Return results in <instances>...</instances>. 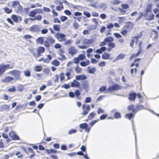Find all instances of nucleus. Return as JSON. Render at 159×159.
<instances>
[{
  "instance_id": "nucleus-1",
  "label": "nucleus",
  "mask_w": 159,
  "mask_h": 159,
  "mask_svg": "<svg viewBox=\"0 0 159 159\" xmlns=\"http://www.w3.org/2000/svg\"><path fill=\"white\" fill-rule=\"evenodd\" d=\"M139 16L138 17L137 20L141 18L143 16L148 21H151L154 19V15L152 12H145L144 14L142 12H139Z\"/></svg>"
},
{
  "instance_id": "nucleus-2",
  "label": "nucleus",
  "mask_w": 159,
  "mask_h": 159,
  "mask_svg": "<svg viewBox=\"0 0 159 159\" xmlns=\"http://www.w3.org/2000/svg\"><path fill=\"white\" fill-rule=\"evenodd\" d=\"M45 51V48L43 46H39L37 49V53L35 52L34 49H32L30 52L32 53L33 56L35 58H37L40 57L41 54L44 53Z\"/></svg>"
},
{
  "instance_id": "nucleus-3",
  "label": "nucleus",
  "mask_w": 159,
  "mask_h": 159,
  "mask_svg": "<svg viewBox=\"0 0 159 159\" xmlns=\"http://www.w3.org/2000/svg\"><path fill=\"white\" fill-rule=\"evenodd\" d=\"M134 108V106L132 104L128 107V110L129 111H132L133 113L135 114L138 111L144 109V106L142 105H137L136 106L135 108Z\"/></svg>"
},
{
  "instance_id": "nucleus-4",
  "label": "nucleus",
  "mask_w": 159,
  "mask_h": 159,
  "mask_svg": "<svg viewBox=\"0 0 159 159\" xmlns=\"http://www.w3.org/2000/svg\"><path fill=\"white\" fill-rule=\"evenodd\" d=\"M143 36L142 32H140L139 34H137L136 36L132 37L131 39L130 45L132 48H133L134 43L137 44L139 41V39Z\"/></svg>"
},
{
  "instance_id": "nucleus-5",
  "label": "nucleus",
  "mask_w": 159,
  "mask_h": 159,
  "mask_svg": "<svg viewBox=\"0 0 159 159\" xmlns=\"http://www.w3.org/2000/svg\"><path fill=\"white\" fill-rule=\"evenodd\" d=\"M55 42V40L51 37H48L46 40L44 42L43 44L44 46L48 48H49L50 46V43L53 44Z\"/></svg>"
},
{
  "instance_id": "nucleus-6",
  "label": "nucleus",
  "mask_w": 159,
  "mask_h": 159,
  "mask_svg": "<svg viewBox=\"0 0 159 159\" xmlns=\"http://www.w3.org/2000/svg\"><path fill=\"white\" fill-rule=\"evenodd\" d=\"M55 36L60 42H65L66 40V36L64 34L57 32L55 34Z\"/></svg>"
},
{
  "instance_id": "nucleus-7",
  "label": "nucleus",
  "mask_w": 159,
  "mask_h": 159,
  "mask_svg": "<svg viewBox=\"0 0 159 159\" xmlns=\"http://www.w3.org/2000/svg\"><path fill=\"white\" fill-rule=\"evenodd\" d=\"M83 112L81 113V115L83 116H86L87 115L90 110V106L89 105H87L84 104L82 105V106Z\"/></svg>"
},
{
  "instance_id": "nucleus-8",
  "label": "nucleus",
  "mask_w": 159,
  "mask_h": 159,
  "mask_svg": "<svg viewBox=\"0 0 159 159\" xmlns=\"http://www.w3.org/2000/svg\"><path fill=\"white\" fill-rule=\"evenodd\" d=\"M9 73L11 74L12 75H13L15 80H20V71L18 70H14L10 71L9 72Z\"/></svg>"
},
{
  "instance_id": "nucleus-9",
  "label": "nucleus",
  "mask_w": 159,
  "mask_h": 159,
  "mask_svg": "<svg viewBox=\"0 0 159 159\" xmlns=\"http://www.w3.org/2000/svg\"><path fill=\"white\" fill-rule=\"evenodd\" d=\"M121 86L117 84H114L111 86L109 87L107 89V91L110 92H112L114 91H116L121 89Z\"/></svg>"
},
{
  "instance_id": "nucleus-10",
  "label": "nucleus",
  "mask_w": 159,
  "mask_h": 159,
  "mask_svg": "<svg viewBox=\"0 0 159 159\" xmlns=\"http://www.w3.org/2000/svg\"><path fill=\"white\" fill-rule=\"evenodd\" d=\"M85 55L83 54H80L77 57H75L73 59V63L76 64L79 63L80 61L84 60L86 59Z\"/></svg>"
},
{
  "instance_id": "nucleus-11",
  "label": "nucleus",
  "mask_w": 159,
  "mask_h": 159,
  "mask_svg": "<svg viewBox=\"0 0 159 159\" xmlns=\"http://www.w3.org/2000/svg\"><path fill=\"white\" fill-rule=\"evenodd\" d=\"M29 30L31 32L39 33L40 31V29L39 25L34 24L31 26Z\"/></svg>"
},
{
  "instance_id": "nucleus-12",
  "label": "nucleus",
  "mask_w": 159,
  "mask_h": 159,
  "mask_svg": "<svg viewBox=\"0 0 159 159\" xmlns=\"http://www.w3.org/2000/svg\"><path fill=\"white\" fill-rule=\"evenodd\" d=\"M78 52V51L75 47L73 46L70 47L68 49V53L71 56H73Z\"/></svg>"
},
{
  "instance_id": "nucleus-13",
  "label": "nucleus",
  "mask_w": 159,
  "mask_h": 159,
  "mask_svg": "<svg viewBox=\"0 0 159 159\" xmlns=\"http://www.w3.org/2000/svg\"><path fill=\"white\" fill-rule=\"evenodd\" d=\"M80 127L82 129H84L85 131L88 132L90 131L91 129V128L89 127L88 124L86 123L80 124Z\"/></svg>"
},
{
  "instance_id": "nucleus-14",
  "label": "nucleus",
  "mask_w": 159,
  "mask_h": 159,
  "mask_svg": "<svg viewBox=\"0 0 159 159\" xmlns=\"http://www.w3.org/2000/svg\"><path fill=\"white\" fill-rule=\"evenodd\" d=\"M82 88L86 92H88L89 90V84L88 81H83L82 83Z\"/></svg>"
},
{
  "instance_id": "nucleus-15",
  "label": "nucleus",
  "mask_w": 159,
  "mask_h": 159,
  "mask_svg": "<svg viewBox=\"0 0 159 159\" xmlns=\"http://www.w3.org/2000/svg\"><path fill=\"white\" fill-rule=\"evenodd\" d=\"M11 19L16 23H18L19 21L22 20L21 17L20 16H18L16 15L12 14L11 16Z\"/></svg>"
},
{
  "instance_id": "nucleus-16",
  "label": "nucleus",
  "mask_w": 159,
  "mask_h": 159,
  "mask_svg": "<svg viewBox=\"0 0 159 159\" xmlns=\"http://www.w3.org/2000/svg\"><path fill=\"white\" fill-rule=\"evenodd\" d=\"M108 47L107 48V51L108 52H111L112 49L115 48L116 45L115 43L114 42L110 43L107 44Z\"/></svg>"
},
{
  "instance_id": "nucleus-17",
  "label": "nucleus",
  "mask_w": 159,
  "mask_h": 159,
  "mask_svg": "<svg viewBox=\"0 0 159 159\" xmlns=\"http://www.w3.org/2000/svg\"><path fill=\"white\" fill-rule=\"evenodd\" d=\"M13 80L14 78L13 77L7 76L5 77L4 79H2L1 81L3 83H7Z\"/></svg>"
},
{
  "instance_id": "nucleus-18",
  "label": "nucleus",
  "mask_w": 159,
  "mask_h": 159,
  "mask_svg": "<svg viewBox=\"0 0 159 159\" xmlns=\"http://www.w3.org/2000/svg\"><path fill=\"white\" fill-rule=\"evenodd\" d=\"M70 86L72 87L79 88L80 87V84L79 82L75 80H74L73 82L71 83Z\"/></svg>"
},
{
  "instance_id": "nucleus-19",
  "label": "nucleus",
  "mask_w": 159,
  "mask_h": 159,
  "mask_svg": "<svg viewBox=\"0 0 159 159\" xmlns=\"http://www.w3.org/2000/svg\"><path fill=\"white\" fill-rule=\"evenodd\" d=\"M137 94L135 92L130 93L129 94V99L130 101H134L136 99Z\"/></svg>"
},
{
  "instance_id": "nucleus-20",
  "label": "nucleus",
  "mask_w": 159,
  "mask_h": 159,
  "mask_svg": "<svg viewBox=\"0 0 159 159\" xmlns=\"http://www.w3.org/2000/svg\"><path fill=\"white\" fill-rule=\"evenodd\" d=\"M87 79V76L84 74L77 75L75 77V79L77 80H84Z\"/></svg>"
},
{
  "instance_id": "nucleus-21",
  "label": "nucleus",
  "mask_w": 159,
  "mask_h": 159,
  "mask_svg": "<svg viewBox=\"0 0 159 159\" xmlns=\"http://www.w3.org/2000/svg\"><path fill=\"white\" fill-rule=\"evenodd\" d=\"M94 41L93 39H84L83 41V44H89L93 43Z\"/></svg>"
},
{
  "instance_id": "nucleus-22",
  "label": "nucleus",
  "mask_w": 159,
  "mask_h": 159,
  "mask_svg": "<svg viewBox=\"0 0 159 159\" xmlns=\"http://www.w3.org/2000/svg\"><path fill=\"white\" fill-rule=\"evenodd\" d=\"M9 135L13 140H18L19 139V136L13 132H10Z\"/></svg>"
},
{
  "instance_id": "nucleus-23",
  "label": "nucleus",
  "mask_w": 159,
  "mask_h": 159,
  "mask_svg": "<svg viewBox=\"0 0 159 159\" xmlns=\"http://www.w3.org/2000/svg\"><path fill=\"white\" fill-rule=\"evenodd\" d=\"M102 58L104 60H109L110 58V54L107 52L104 53L102 56Z\"/></svg>"
},
{
  "instance_id": "nucleus-24",
  "label": "nucleus",
  "mask_w": 159,
  "mask_h": 159,
  "mask_svg": "<svg viewBox=\"0 0 159 159\" xmlns=\"http://www.w3.org/2000/svg\"><path fill=\"white\" fill-rule=\"evenodd\" d=\"M152 3H148L145 9V12H152Z\"/></svg>"
},
{
  "instance_id": "nucleus-25",
  "label": "nucleus",
  "mask_w": 159,
  "mask_h": 159,
  "mask_svg": "<svg viewBox=\"0 0 159 159\" xmlns=\"http://www.w3.org/2000/svg\"><path fill=\"white\" fill-rule=\"evenodd\" d=\"M141 53V52H140V50H138L136 54H135L134 53L132 54L130 57V60L134 58H135L137 57L140 55Z\"/></svg>"
},
{
  "instance_id": "nucleus-26",
  "label": "nucleus",
  "mask_w": 159,
  "mask_h": 159,
  "mask_svg": "<svg viewBox=\"0 0 159 159\" xmlns=\"http://www.w3.org/2000/svg\"><path fill=\"white\" fill-rule=\"evenodd\" d=\"M107 48L105 47H102L99 49H98L96 50V52L98 54H101L102 52L106 50Z\"/></svg>"
},
{
  "instance_id": "nucleus-27",
  "label": "nucleus",
  "mask_w": 159,
  "mask_h": 159,
  "mask_svg": "<svg viewBox=\"0 0 159 159\" xmlns=\"http://www.w3.org/2000/svg\"><path fill=\"white\" fill-rule=\"evenodd\" d=\"M36 42L40 45L43 43L44 39L43 37H40L37 38L36 40Z\"/></svg>"
},
{
  "instance_id": "nucleus-28",
  "label": "nucleus",
  "mask_w": 159,
  "mask_h": 159,
  "mask_svg": "<svg viewBox=\"0 0 159 159\" xmlns=\"http://www.w3.org/2000/svg\"><path fill=\"white\" fill-rule=\"evenodd\" d=\"M88 72L89 73L93 74L96 71V69L94 67H91L90 66L88 67Z\"/></svg>"
},
{
  "instance_id": "nucleus-29",
  "label": "nucleus",
  "mask_w": 159,
  "mask_h": 159,
  "mask_svg": "<svg viewBox=\"0 0 159 159\" xmlns=\"http://www.w3.org/2000/svg\"><path fill=\"white\" fill-rule=\"evenodd\" d=\"M6 70L3 64L0 65V75H2L6 71Z\"/></svg>"
},
{
  "instance_id": "nucleus-30",
  "label": "nucleus",
  "mask_w": 159,
  "mask_h": 159,
  "mask_svg": "<svg viewBox=\"0 0 159 159\" xmlns=\"http://www.w3.org/2000/svg\"><path fill=\"white\" fill-rule=\"evenodd\" d=\"M105 41H106L107 43H112L114 41L113 38L111 36H108L105 38Z\"/></svg>"
},
{
  "instance_id": "nucleus-31",
  "label": "nucleus",
  "mask_w": 159,
  "mask_h": 159,
  "mask_svg": "<svg viewBox=\"0 0 159 159\" xmlns=\"http://www.w3.org/2000/svg\"><path fill=\"white\" fill-rule=\"evenodd\" d=\"M47 58L44 60V63H48L50 62V61L52 60V57L51 55L50 54H48L46 56Z\"/></svg>"
},
{
  "instance_id": "nucleus-32",
  "label": "nucleus",
  "mask_w": 159,
  "mask_h": 159,
  "mask_svg": "<svg viewBox=\"0 0 159 159\" xmlns=\"http://www.w3.org/2000/svg\"><path fill=\"white\" fill-rule=\"evenodd\" d=\"M89 64V61L86 60L85 61H83L80 63V65L82 66H88Z\"/></svg>"
},
{
  "instance_id": "nucleus-33",
  "label": "nucleus",
  "mask_w": 159,
  "mask_h": 159,
  "mask_svg": "<svg viewBox=\"0 0 159 159\" xmlns=\"http://www.w3.org/2000/svg\"><path fill=\"white\" fill-rule=\"evenodd\" d=\"M60 25L55 24L53 25V28L54 30L56 31L59 32L60 30Z\"/></svg>"
},
{
  "instance_id": "nucleus-34",
  "label": "nucleus",
  "mask_w": 159,
  "mask_h": 159,
  "mask_svg": "<svg viewBox=\"0 0 159 159\" xmlns=\"http://www.w3.org/2000/svg\"><path fill=\"white\" fill-rule=\"evenodd\" d=\"M51 64L55 66H58L60 65V62L57 60H53L51 62Z\"/></svg>"
},
{
  "instance_id": "nucleus-35",
  "label": "nucleus",
  "mask_w": 159,
  "mask_h": 159,
  "mask_svg": "<svg viewBox=\"0 0 159 159\" xmlns=\"http://www.w3.org/2000/svg\"><path fill=\"white\" fill-rule=\"evenodd\" d=\"M96 115V114L95 112H91L88 116V118L89 120H91L94 118Z\"/></svg>"
},
{
  "instance_id": "nucleus-36",
  "label": "nucleus",
  "mask_w": 159,
  "mask_h": 159,
  "mask_svg": "<svg viewBox=\"0 0 159 159\" xmlns=\"http://www.w3.org/2000/svg\"><path fill=\"white\" fill-rule=\"evenodd\" d=\"M133 114L134 113L133 112L127 114L125 115V118L129 120H130L132 118L134 117V115Z\"/></svg>"
},
{
  "instance_id": "nucleus-37",
  "label": "nucleus",
  "mask_w": 159,
  "mask_h": 159,
  "mask_svg": "<svg viewBox=\"0 0 159 159\" xmlns=\"http://www.w3.org/2000/svg\"><path fill=\"white\" fill-rule=\"evenodd\" d=\"M125 55L123 54H120L118 55L115 58L114 60L115 61H118L120 59H123L125 57Z\"/></svg>"
},
{
  "instance_id": "nucleus-38",
  "label": "nucleus",
  "mask_w": 159,
  "mask_h": 159,
  "mask_svg": "<svg viewBox=\"0 0 159 159\" xmlns=\"http://www.w3.org/2000/svg\"><path fill=\"white\" fill-rule=\"evenodd\" d=\"M28 149L30 151V153H32V154L29 157L30 158H33L35 156V153L34 152L33 149L30 147H28Z\"/></svg>"
},
{
  "instance_id": "nucleus-39",
  "label": "nucleus",
  "mask_w": 159,
  "mask_h": 159,
  "mask_svg": "<svg viewBox=\"0 0 159 159\" xmlns=\"http://www.w3.org/2000/svg\"><path fill=\"white\" fill-rule=\"evenodd\" d=\"M2 136L4 138L6 139V141L7 143H8L10 141V139L8 138L7 134L2 133Z\"/></svg>"
},
{
  "instance_id": "nucleus-40",
  "label": "nucleus",
  "mask_w": 159,
  "mask_h": 159,
  "mask_svg": "<svg viewBox=\"0 0 159 159\" xmlns=\"http://www.w3.org/2000/svg\"><path fill=\"white\" fill-rule=\"evenodd\" d=\"M60 6H57L56 7V10L59 11H61L62 9H63L64 8L61 2L60 3Z\"/></svg>"
},
{
  "instance_id": "nucleus-41",
  "label": "nucleus",
  "mask_w": 159,
  "mask_h": 159,
  "mask_svg": "<svg viewBox=\"0 0 159 159\" xmlns=\"http://www.w3.org/2000/svg\"><path fill=\"white\" fill-rule=\"evenodd\" d=\"M3 65L4 66L6 70L7 69H12L14 67V65L13 64L11 65L9 64L6 65L3 64Z\"/></svg>"
},
{
  "instance_id": "nucleus-42",
  "label": "nucleus",
  "mask_w": 159,
  "mask_h": 159,
  "mask_svg": "<svg viewBox=\"0 0 159 159\" xmlns=\"http://www.w3.org/2000/svg\"><path fill=\"white\" fill-rule=\"evenodd\" d=\"M114 117L115 119H119L121 118V116L120 113L119 112H116L114 114Z\"/></svg>"
},
{
  "instance_id": "nucleus-43",
  "label": "nucleus",
  "mask_w": 159,
  "mask_h": 159,
  "mask_svg": "<svg viewBox=\"0 0 159 159\" xmlns=\"http://www.w3.org/2000/svg\"><path fill=\"white\" fill-rule=\"evenodd\" d=\"M82 68L79 67L78 66H77L75 68V71L77 74H79L82 71Z\"/></svg>"
},
{
  "instance_id": "nucleus-44",
  "label": "nucleus",
  "mask_w": 159,
  "mask_h": 159,
  "mask_svg": "<svg viewBox=\"0 0 159 159\" xmlns=\"http://www.w3.org/2000/svg\"><path fill=\"white\" fill-rule=\"evenodd\" d=\"M3 10L7 14H10L12 12V10L7 7L3 8Z\"/></svg>"
},
{
  "instance_id": "nucleus-45",
  "label": "nucleus",
  "mask_w": 159,
  "mask_h": 159,
  "mask_svg": "<svg viewBox=\"0 0 159 159\" xmlns=\"http://www.w3.org/2000/svg\"><path fill=\"white\" fill-rule=\"evenodd\" d=\"M36 15L35 11L34 9L31 11L29 14V16L31 17H34Z\"/></svg>"
},
{
  "instance_id": "nucleus-46",
  "label": "nucleus",
  "mask_w": 159,
  "mask_h": 159,
  "mask_svg": "<svg viewBox=\"0 0 159 159\" xmlns=\"http://www.w3.org/2000/svg\"><path fill=\"white\" fill-rule=\"evenodd\" d=\"M120 33L124 36H126L128 34V31L126 29H124L120 31Z\"/></svg>"
},
{
  "instance_id": "nucleus-47",
  "label": "nucleus",
  "mask_w": 159,
  "mask_h": 159,
  "mask_svg": "<svg viewBox=\"0 0 159 159\" xmlns=\"http://www.w3.org/2000/svg\"><path fill=\"white\" fill-rule=\"evenodd\" d=\"M73 26L74 29L76 30L78 29L80 27V25L76 21H75L73 24Z\"/></svg>"
},
{
  "instance_id": "nucleus-48",
  "label": "nucleus",
  "mask_w": 159,
  "mask_h": 159,
  "mask_svg": "<svg viewBox=\"0 0 159 159\" xmlns=\"http://www.w3.org/2000/svg\"><path fill=\"white\" fill-rule=\"evenodd\" d=\"M71 71V68H69L68 70V72H67L66 73V75L67 77V79L69 80L70 79V73Z\"/></svg>"
},
{
  "instance_id": "nucleus-49",
  "label": "nucleus",
  "mask_w": 159,
  "mask_h": 159,
  "mask_svg": "<svg viewBox=\"0 0 159 159\" xmlns=\"http://www.w3.org/2000/svg\"><path fill=\"white\" fill-rule=\"evenodd\" d=\"M42 67L40 66H36L35 67L34 70L36 72H40L42 70Z\"/></svg>"
},
{
  "instance_id": "nucleus-50",
  "label": "nucleus",
  "mask_w": 159,
  "mask_h": 159,
  "mask_svg": "<svg viewBox=\"0 0 159 159\" xmlns=\"http://www.w3.org/2000/svg\"><path fill=\"white\" fill-rule=\"evenodd\" d=\"M34 10L35 11L36 14H42L43 12V10L40 8H36L34 9Z\"/></svg>"
},
{
  "instance_id": "nucleus-51",
  "label": "nucleus",
  "mask_w": 159,
  "mask_h": 159,
  "mask_svg": "<svg viewBox=\"0 0 159 159\" xmlns=\"http://www.w3.org/2000/svg\"><path fill=\"white\" fill-rule=\"evenodd\" d=\"M99 120V119L97 120H94L92 121L89 123V125L90 127L93 126L96 123H97L98 121Z\"/></svg>"
},
{
  "instance_id": "nucleus-52",
  "label": "nucleus",
  "mask_w": 159,
  "mask_h": 159,
  "mask_svg": "<svg viewBox=\"0 0 159 159\" xmlns=\"http://www.w3.org/2000/svg\"><path fill=\"white\" fill-rule=\"evenodd\" d=\"M14 155V153H10L9 155H5L4 156V159H7L8 158L10 157H12Z\"/></svg>"
},
{
  "instance_id": "nucleus-53",
  "label": "nucleus",
  "mask_w": 159,
  "mask_h": 159,
  "mask_svg": "<svg viewBox=\"0 0 159 159\" xmlns=\"http://www.w3.org/2000/svg\"><path fill=\"white\" fill-rule=\"evenodd\" d=\"M118 10L120 13L122 15L125 14L126 12V11L123 8L119 7L118 8Z\"/></svg>"
},
{
  "instance_id": "nucleus-54",
  "label": "nucleus",
  "mask_w": 159,
  "mask_h": 159,
  "mask_svg": "<svg viewBox=\"0 0 159 159\" xmlns=\"http://www.w3.org/2000/svg\"><path fill=\"white\" fill-rule=\"evenodd\" d=\"M121 7L124 9H127L129 8V6L127 4H122L121 5Z\"/></svg>"
},
{
  "instance_id": "nucleus-55",
  "label": "nucleus",
  "mask_w": 159,
  "mask_h": 159,
  "mask_svg": "<svg viewBox=\"0 0 159 159\" xmlns=\"http://www.w3.org/2000/svg\"><path fill=\"white\" fill-rule=\"evenodd\" d=\"M24 74L27 77H29L30 76V72L29 70H27L24 71Z\"/></svg>"
},
{
  "instance_id": "nucleus-56",
  "label": "nucleus",
  "mask_w": 159,
  "mask_h": 159,
  "mask_svg": "<svg viewBox=\"0 0 159 159\" xmlns=\"http://www.w3.org/2000/svg\"><path fill=\"white\" fill-rule=\"evenodd\" d=\"M59 77L60 80L61 81H62L64 80L65 75L63 73H61L59 74Z\"/></svg>"
},
{
  "instance_id": "nucleus-57",
  "label": "nucleus",
  "mask_w": 159,
  "mask_h": 159,
  "mask_svg": "<svg viewBox=\"0 0 159 159\" xmlns=\"http://www.w3.org/2000/svg\"><path fill=\"white\" fill-rule=\"evenodd\" d=\"M52 16L53 17H57L58 16V13L56 12L54 9L52 10Z\"/></svg>"
},
{
  "instance_id": "nucleus-58",
  "label": "nucleus",
  "mask_w": 159,
  "mask_h": 159,
  "mask_svg": "<svg viewBox=\"0 0 159 159\" xmlns=\"http://www.w3.org/2000/svg\"><path fill=\"white\" fill-rule=\"evenodd\" d=\"M59 56L61 57V58H58V59L60 61L65 60L66 59V57L63 54L59 55Z\"/></svg>"
},
{
  "instance_id": "nucleus-59",
  "label": "nucleus",
  "mask_w": 159,
  "mask_h": 159,
  "mask_svg": "<svg viewBox=\"0 0 159 159\" xmlns=\"http://www.w3.org/2000/svg\"><path fill=\"white\" fill-rule=\"evenodd\" d=\"M61 46L59 43H56L54 45V47L55 49H60L61 48Z\"/></svg>"
},
{
  "instance_id": "nucleus-60",
  "label": "nucleus",
  "mask_w": 159,
  "mask_h": 159,
  "mask_svg": "<svg viewBox=\"0 0 159 159\" xmlns=\"http://www.w3.org/2000/svg\"><path fill=\"white\" fill-rule=\"evenodd\" d=\"M68 18L65 16H61L60 17V19L62 22H64L67 20Z\"/></svg>"
},
{
  "instance_id": "nucleus-61",
  "label": "nucleus",
  "mask_w": 159,
  "mask_h": 159,
  "mask_svg": "<svg viewBox=\"0 0 159 159\" xmlns=\"http://www.w3.org/2000/svg\"><path fill=\"white\" fill-rule=\"evenodd\" d=\"M107 28L108 29L112 28L114 27V25L112 23H109L107 24Z\"/></svg>"
},
{
  "instance_id": "nucleus-62",
  "label": "nucleus",
  "mask_w": 159,
  "mask_h": 159,
  "mask_svg": "<svg viewBox=\"0 0 159 159\" xmlns=\"http://www.w3.org/2000/svg\"><path fill=\"white\" fill-rule=\"evenodd\" d=\"M106 65V63L104 61H102L100 62L98 64V66L100 67H104Z\"/></svg>"
},
{
  "instance_id": "nucleus-63",
  "label": "nucleus",
  "mask_w": 159,
  "mask_h": 159,
  "mask_svg": "<svg viewBox=\"0 0 159 159\" xmlns=\"http://www.w3.org/2000/svg\"><path fill=\"white\" fill-rule=\"evenodd\" d=\"M20 4V3L17 1H14L13 2L12 6L13 7H15Z\"/></svg>"
},
{
  "instance_id": "nucleus-64",
  "label": "nucleus",
  "mask_w": 159,
  "mask_h": 159,
  "mask_svg": "<svg viewBox=\"0 0 159 159\" xmlns=\"http://www.w3.org/2000/svg\"><path fill=\"white\" fill-rule=\"evenodd\" d=\"M64 13L67 16H70L71 14V12L68 10H66L64 11Z\"/></svg>"
}]
</instances>
